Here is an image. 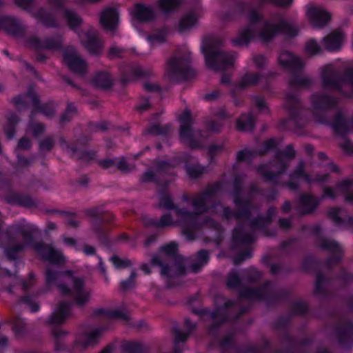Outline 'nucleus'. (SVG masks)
Wrapping results in <instances>:
<instances>
[{
  "label": "nucleus",
  "mask_w": 353,
  "mask_h": 353,
  "mask_svg": "<svg viewBox=\"0 0 353 353\" xmlns=\"http://www.w3.org/2000/svg\"><path fill=\"white\" fill-rule=\"evenodd\" d=\"M160 251L163 252L166 256L172 257L173 266L164 263L157 254L152 256V265L158 266L161 268V274L166 279V285L168 288L179 286L180 282L178 277L184 276L187 273L185 258L183 255L177 254L178 244L174 241L161 246Z\"/></svg>",
  "instance_id": "nucleus-1"
},
{
  "label": "nucleus",
  "mask_w": 353,
  "mask_h": 353,
  "mask_svg": "<svg viewBox=\"0 0 353 353\" xmlns=\"http://www.w3.org/2000/svg\"><path fill=\"white\" fill-rule=\"evenodd\" d=\"M72 274V270L63 272L48 267L45 271L46 285L47 288L57 286L63 296L72 297L74 303L79 307H83L90 301V293L85 290L84 280L80 277H75L72 288L61 281L62 276H71Z\"/></svg>",
  "instance_id": "nucleus-2"
},
{
  "label": "nucleus",
  "mask_w": 353,
  "mask_h": 353,
  "mask_svg": "<svg viewBox=\"0 0 353 353\" xmlns=\"http://www.w3.org/2000/svg\"><path fill=\"white\" fill-rule=\"evenodd\" d=\"M223 40L214 36L205 37L201 45V52L205 57L208 68L214 71H225L234 65L235 54L220 50Z\"/></svg>",
  "instance_id": "nucleus-3"
},
{
  "label": "nucleus",
  "mask_w": 353,
  "mask_h": 353,
  "mask_svg": "<svg viewBox=\"0 0 353 353\" xmlns=\"http://www.w3.org/2000/svg\"><path fill=\"white\" fill-rule=\"evenodd\" d=\"M285 108L288 117L279 121L278 128L282 130L302 132L307 123L302 101L298 96L288 93L285 96Z\"/></svg>",
  "instance_id": "nucleus-4"
},
{
  "label": "nucleus",
  "mask_w": 353,
  "mask_h": 353,
  "mask_svg": "<svg viewBox=\"0 0 353 353\" xmlns=\"http://www.w3.org/2000/svg\"><path fill=\"white\" fill-rule=\"evenodd\" d=\"M72 303L68 301H61L59 303L56 310L46 320V324L54 325L52 330V334L54 341V350L57 352L70 351L69 347L63 341L68 332L63 330L59 325H62L66 319L70 316L72 310Z\"/></svg>",
  "instance_id": "nucleus-5"
},
{
  "label": "nucleus",
  "mask_w": 353,
  "mask_h": 353,
  "mask_svg": "<svg viewBox=\"0 0 353 353\" xmlns=\"http://www.w3.org/2000/svg\"><path fill=\"white\" fill-rule=\"evenodd\" d=\"M85 214L92 219L90 224L99 241L105 246L110 245L109 233L110 229L106 225L114 221L112 213L103 211L101 206H94L84 210Z\"/></svg>",
  "instance_id": "nucleus-6"
},
{
  "label": "nucleus",
  "mask_w": 353,
  "mask_h": 353,
  "mask_svg": "<svg viewBox=\"0 0 353 353\" xmlns=\"http://www.w3.org/2000/svg\"><path fill=\"white\" fill-rule=\"evenodd\" d=\"M195 211H189L185 208L177 210L176 216L181 222L182 234L187 239L192 241L196 239V232L210 223H215L214 219L205 217L203 221L200 220V216L205 212H201L200 209H194Z\"/></svg>",
  "instance_id": "nucleus-7"
},
{
  "label": "nucleus",
  "mask_w": 353,
  "mask_h": 353,
  "mask_svg": "<svg viewBox=\"0 0 353 353\" xmlns=\"http://www.w3.org/2000/svg\"><path fill=\"white\" fill-rule=\"evenodd\" d=\"M244 181V176L242 174H236L234 176L232 181V192L233 203L236 207L234 216L236 220L250 219L252 217V210L253 204L250 197L243 198V194L244 189L243 187Z\"/></svg>",
  "instance_id": "nucleus-8"
},
{
  "label": "nucleus",
  "mask_w": 353,
  "mask_h": 353,
  "mask_svg": "<svg viewBox=\"0 0 353 353\" xmlns=\"http://www.w3.org/2000/svg\"><path fill=\"white\" fill-rule=\"evenodd\" d=\"M191 56L189 54L172 56L167 61L168 75L172 81H183L192 79L194 72L190 68Z\"/></svg>",
  "instance_id": "nucleus-9"
},
{
  "label": "nucleus",
  "mask_w": 353,
  "mask_h": 353,
  "mask_svg": "<svg viewBox=\"0 0 353 353\" xmlns=\"http://www.w3.org/2000/svg\"><path fill=\"white\" fill-rule=\"evenodd\" d=\"M322 86L325 90H333L342 92L345 84L353 89V67L347 68L341 74L333 68L327 66L321 73Z\"/></svg>",
  "instance_id": "nucleus-10"
},
{
  "label": "nucleus",
  "mask_w": 353,
  "mask_h": 353,
  "mask_svg": "<svg viewBox=\"0 0 353 353\" xmlns=\"http://www.w3.org/2000/svg\"><path fill=\"white\" fill-rule=\"evenodd\" d=\"M314 119L316 123L332 127L337 136L345 137L350 132V119H347L341 110L337 111L332 120L325 112H315Z\"/></svg>",
  "instance_id": "nucleus-11"
},
{
  "label": "nucleus",
  "mask_w": 353,
  "mask_h": 353,
  "mask_svg": "<svg viewBox=\"0 0 353 353\" xmlns=\"http://www.w3.org/2000/svg\"><path fill=\"white\" fill-rule=\"evenodd\" d=\"M36 0H14L15 5L30 13L34 19L46 28H57L59 26L56 17L48 12L45 8L41 7L37 11H33Z\"/></svg>",
  "instance_id": "nucleus-12"
},
{
  "label": "nucleus",
  "mask_w": 353,
  "mask_h": 353,
  "mask_svg": "<svg viewBox=\"0 0 353 353\" xmlns=\"http://www.w3.org/2000/svg\"><path fill=\"white\" fill-rule=\"evenodd\" d=\"M236 305L234 300L228 299L223 305L215 307L210 310L212 323L208 326V331L212 336H216L221 327L230 321L229 310Z\"/></svg>",
  "instance_id": "nucleus-13"
},
{
  "label": "nucleus",
  "mask_w": 353,
  "mask_h": 353,
  "mask_svg": "<svg viewBox=\"0 0 353 353\" xmlns=\"http://www.w3.org/2000/svg\"><path fill=\"white\" fill-rule=\"evenodd\" d=\"M223 190V183L216 181L203 190L192 201L194 209H200L201 212H208L214 205H209L217 194Z\"/></svg>",
  "instance_id": "nucleus-14"
},
{
  "label": "nucleus",
  "mask_w": 353,
  "mask_h": 353,
  "mask_svg": "<svg viewBox=\"0 0 353 353\" xmlns=\"http://www.w3.org/2000/svg\"><path fill=\"white\" fill-rule=\"evenodd\" d=\"M68 0H48V4L56 12H62L68 27L76 31L83 24L82 18L74 10L66 8Z\"/></svg>",
  "instance_id": "nucleus-15"
},
{
  "label": "nucleus",
  "mask_w": 353,
  "mask_h": 353,
  "mask_svg": "<svg viewBox=\"0 0 353 353\" xmlns=\"http://www.w3.org/2000/svg\"><path fill=\"white\" fill-rule=\"evenodd\" d=\"M273 166L277 169L276 172H273L268 169L266 164H261L258 166L256 171L260 174L267 183H272L274 185H279V176L284 174L288 168V163H285L282 158L274 159Z\"/></svg>",
  "instance_id": "nucleus-16"
},
{
  "label": "nucleus",
  "mask_w": 353,
  "mask_h": 353,
  "mask_svg": "<svg viewBox=\"0 0 353 353\" xmlns=\"http://www.w3.org/2000/svg\"><path fill=\"white\" fill-rule=\"evenodd\" d=\"M63 61L69 70L74 74L85 75L88 70V63L75 50H67L63 53Z\"/></svg>",
  "instance_id": "nucleus-17"
},
{
  "label": "nucleus",
  "mask_w": 353,
  "mask_h": 353,
  "mask_svg": "<svg viewBox=\"0 0 353 353\" xmlns=\"http://www.w3.org/2000/svg\"><path fill=\"white\" fill-rule=\"evenodd\" d=\"M119 70L120 81L123 85L151 75L150 71L144 70L141 66L132 63L121 64L119 67Z\"/></svg>",
  "instance_id": "nucleus-18"
},
{
  "label": "nucleus",
  "mask_w": 353,
  "mask_h": 353,
  "mask_svg": "<svg viewBox=\"0 0 353 353\" xmlns=\"http://www.w3.org/2000/svg\"><path fill=\"white\" fill-rule=\"evenodd\" d=\"M272 288V283L270 281L268 280L258 288L243 287L239 292V296L240 299L265 301L270 294Z\"/></svg>",
  "instance_id": "nucleus-19"
},
{
  "label": "nucleus",
  "mask_w": 353,
  "mask_h": 353,
  "mask_svg": "<svg viewBox=\"0 0 353 353\" xmlns=\"http://www.w3.org/2000/svg\"><path fill=\"white\" fill-rule=\"evenodd\" d=\"M26 43L35 51L41 50L59 51L62 49L63 40L59 35L56 38L46 37L43 40L38 37H32L27 39Z\"/></svg>",
  "instance_id": "nucleus-20"
},
{
  "label": "nucleus",
  "mask_w": 353,
  "mask_h": 353,
  "mask_svg": "<svg viewBox=\"0 0 353 353\" xmlns=\"http://www.w3.org/2000/svg\"><path fill=\"white\" fill-rule=\"evenodd\" d=\"M229 8L221 14L220 18L223 22L234 21L241 19L248 8L246 2L240 0H225Z\"/></svg>",
  "instance_id": "nucleus-21"
},
{
  "label": "nucleus",
  "mask_w": 353,
  "mask_h": 353,
  "mask_svg": "<svg viewBox=\"0 0 353 353\" xmlns=\"http://www.w3.org/2000/svg\"><path fill=\"white\" fill-rule=\"evenodd\" d=\"M21 234L23 241L22 243L25 244V248L26 246H31L36 250L37 244L40 242L35 241L34 236L32 232L27 229H25L22 225H10L5 230V236L10 242H15V236Z\"/></svg>",
  "instance_id": "nucleus-22"
},
{
  "label": "nucleus",
  "mask_w": 353,
  "mask_h": 353,
  "mask_svg": "<svg viewBox=\"0 0 353 353\" xmlns=\"http://www.w3.org/2000/svg\"><path fill=\"white\" fill-rule=\"evenodd\" d=\"M36 252L44 261H47L51 264L61 265L65 262V257L60 251L43 242L37 244Z\"/></svg>",
  "instance_id": "nucleus-23"
},
{
  "label": "nucleus",
  "mask_w": 353,
  "mask_h": 353,
  "mask_svg": "<svg viewBox=\"0 0 353 353\" xmlns=\"http://www.w3.org/2000/svg\"><path fill=\"white\" fill-rule=\"evenodd\" d=\"M334 334L342 347L350 349L353 347V321H346L343 325L337 324Z\"/></svg>",
  "instance_id": "nucleus-24"
},
{
  "label": "nucleus",
  "mask_w": 353,
  "mask_h": 353,
  "mask_svg": "<svg viewBox=\"0 0 353 353\" xmlns=\"http://www.w3.org/2000/svg\"><path fill=\"white\" fill-rule=\"evenodd\" d=\"M311 105L315 112H325L337 105L333 96L326 94L314 93L311 96Z\"/></svg>",
  "instance_id": "nucleus-25"
},
{
  "label": "nucleus",
  "mask_w": 353,
  "mask_h": 353,
  "mask_svg": "<svg viewBox=\"0 0 353 353\" xmlns=\"http://www.w3.org/2000/svg\"><path fill=\"white\" fill-rule=\"evenodd\" d=\"M60 145L70 153L71 158L78 161L90 162L97 157L96 151L81 150L75 144L68 142L63 137L60 139Z\"/></svg>",
  "instance_id": "nucleus-26"
},
{
  "label": "nucleus",
  "mask_w": 353,
  "mask_h": 353,
  "mask_svg": "<svg viewBox=\"0 0 353 353\" xmlns=\"http://www.w3.org/2000/svg\"><path fill=\"white\" fill-rule=\"evenodd\" d=\"M306 14L310 24L315 28L325 26L331 19L330 13L318 6L307 8Z\"/></svg>",
  "instance_id": "nucleus-27"
},
{
  "label": "nucleus",
  "mask_w": 353,
  "mask_h": 353,
  "mask_svg": "<svg viewBox=\"0 0 353 353\" xmlns=\"http://www.w3.org/2000/svg\"><path fill=\"white\" fill-rule=\"evenodd\" d=\"M278 61L279 65L283 69L290 72L291 74L296 72H301L304 67L302 60L288 51L281 52Z\"/></svg>",
  "instance_id": "nucleus-28"
},
{
  "label": "nucleus",
  "mask_w": 353,
  "mask_h": 353,
  "mask_svg": "<svg viewBox=\"0 0 353 353\" xmlns=\"http://www.w3.org/2000/svg\"><path fill=\"white\" fill-rule=\"evenodd\" d=\"M0 30L16 37H22L25 34V30L18 19L12 16L0 17Z\"/></svg>",
  "instance_id": "nucleus-29"
},
{
  "label": "nucleus",
  "mask_w": 353,
  "mask_h": 353,
  "mask_svg": "<svg viewBox=\"0 0 353 353\" xmlns=\"http://www.w3.org/2000/svg\"><path fill=\"white\" fill-rule=\"evenodd\" d=\"M299 203L301 215L311 214L318 208L321 199L313 194L303 192L299 195Z\"/></svg>",
  "instance_id": "nucleus-30"
},
{
  "label": "nucleus",
  "mask_w": 353,
  "mask_h": 353,
  "mask_svg": "<svg viewBox=\"0 0 353 353\" xmlns=\"http://www.w3.org/2000/svg\"><path fill=\"white\" fill-rule=\"evenodd\" d=\"M169 181H163L162 187L158 190L159 208L169 210H174L176 214L177 210L181 209L177 205L174 204L172 196L168 193Z\"/></svg>",
  "instance_id": "nucleus-31"
},
{
  "label": "nucleus",
  "mask_w": 353,
  "mask_h": 353,
  "mask_svg": "<svg viewBox=\"0 0 353 353\" xmlns=\"http://www.w3.org/2000/svg\"><path fill=\"white\" fill-rule=\"evenodd\" d=\"M104 328L97 327L88 334L77 338L74 342V347L85 350L89 346L96 345L103 332Z\"/></svg>",
  "instance_id": "nucleus-32"
},
{
  "label": "nucleus",
  "mask_w": 353,
  "mask_h": 353,
  "mask_svg": "<svg viewBox=\"0 0 353 353\" xmlns=\"http://www.w3.org/2000/svg\"><path fill=\"white\" fill-rule=\"evenodd\" d=\"M24 97H28L31 99L32 108L41 101L39 94L35 92L32 87H30L24 95L18 94L11 99L12 103L15 106L18 111L26 109L29 106L28 103L24 99Z\"/></svg>",
  "instance_id": "nucleus-33"
},
{
  "label": "nucleus",
  "mask_w": 353,
  "mask_h": 353,
  "mask_svg": "<svg viewBox=\"0 0 353 353\" xmlns=\"http://www.w3.org/2000/svg\"><path fill=\"white\" fill-rule=\"evenodd\" d=\"M7 202L27 208H37L38 203L31 196L17 192H11L6 196Z\"/></svg>",
  "instance_id": "nucleus-34"
},
{
  "label": "nucleus",
  "mask_w": 353,
  "mask_h": 353,
  "mask_svg": "<svg viewBox=\"0 0 353 353\" xmlns=\"http://www.w3.org/2000/svg\"><path fill=\"white\" fill-rule=\"evenodd\" d=\"M132 14L135 19L141 23L152 22L156 18L154 10L150 6L142 3L134 4Z\"/></svg>",
  "instance_id": "nucleus-35"
},
{
  "label": "nucleus",
  "mask_w": 353,
  "mask_h": 353,
  "mask_svg": "<svg viewBox=\"0 0 353 353\" xmlns=\"http://www.w3.org/2000/svg\"><path fill=\"white\" fill-rule=\"evenodd\" d=\"M119 22V12L112 7L104 9L100 16V23L106 30H115Z\"/></svg>",
  "instance_id": "nucleus-36"
},
{
  "label": "nucleus",
  "mask_w": 353,
  "mask_h": 353,
  "mask_svg": "<svg viewBox=\"0 0 353 353\" xmlns=\"http://www.w3.org/2000/svg\"><path fill=\"white\" fill-rule=\"evenodd\" d=\"M232 240L236 245H248L254 243L255 237L245 231L243 224L238 223L232 230Z\"/></svg>",
  "instance_id": "nucleus-37"
},
{
  "label": "nucleus",
  "mask_w": 353,
  "mask_h": 353,
  "mask_svg": "<svg viewBox=\"0 0 353 353\" xmlns=\"http://www.w3.org/2000/svg\"><path fill=\"white\" fill-rule=\"evenodd\" d=\"M83 45L90 54L94 56L101 54L103 48V42L97 32H88L85 35Z\"/></svg>",
  "instance_id": "nucleus-38"
},
{
  "label": "nucleus",
  "mask_w": 353,
  "mask_h": 353,
  "mask_svg": "<svg viewBox=\"0 0 353 353\" xmlns=\"http://www.w3.org/2000/svg\"><path fill=\"white\" fill-rule=\"evenodd\" d=\"M301 72H296L291 74L288 80V86L292 90H308L313 85V80L303 76Z\"/></svg>",
  "instance_id": "nucleus-39"
},
{
  "label": "nucleus",
  "mask_w": 353,
  "mask_h": 353,
  "mask_svg": "<svg viewBox=\"0 0 353 353\" xmlns=\"http://www.w3.org/2000/svg\"><path fill=\"white\" fill-rule=\"evenodd\" d=\"M57 104L53 100H49L46 103L41 101L35 105L30 114V120H33L37 114H42L48 119H52L56 113Z\"/></svg>",
  "instance_id": "nucleus-40"
},
{
  "label": "nucleus",
  "mask_w": 353,
  "mask_h": 353,
  "mask_svg": "<svg viewBox=\"0 0 353 353\" xmlns=\"http://www.w3.org/2000/svg\"><path fill=\"white\" fill-rule=\"evenodd\" d=\"M343 40V34L340 30H334L323 39V46L330 52L340 50Z\"/></svg>",
  "instance_id": "nucleus-41"
},
{
  "label": "nucleus",
  "mask_w": 353,
  "mask_h": 353,
  "mask_svg": "<svg viewBox=\"0 0 353 353\" xmlns=\"http://www.w3.org/2000/svg\"><path fill=\"white\" fill-rule=\"evenodd\" d=\"M256 37V32L252 26L243 28L239 32L238 37L231 40L233 46H248Z\"/></svg>",
  "instance_id": "nucleus-42"
},
{
  "label": "nucleus",
  "mask_w": 353,
  "mask_h": 353,
  "mask_svg": "<svg viewBox=\"0 0 353 353\" xmlns=\"http://www.w3.org/2000/svg\"><path fill=\"white\" fill-rule=\"evenodd\" d=\"M189 156H186L183 158V161L185 163L184 168L187 175L191 179H198L201 178L205 173L208 166L202 165L199 162L191 163L189 161Z\"/></svg>",
  "instance_id": "nucleus-43"
},
{
  "label": "nucleus",
  "mask_w": 353,
  "mask_h": 353,
  "mask_svg": "<svg viewBox=\"0 0 353 353\" xmlns=\"http://www.w3.org/2000/svg\"><path fill=\"white\" fill-rule=\"evenodd\" d=\"M218 346L222 353H227L230 351L234 353L240 350V345H238L236 342L235 333L234 332L227 333L223 336L219 341Z\"/></svg>",
  "instance_id": "nucleus-44"
},
{
  "label": "nucleus",
  "mask_w": 353,
  "mask_h": 353,
  "mask_svg": "<svg viewBox=\"0 0 353 353\" xmlns=\"http://www.w3.org/2000/svg\"><path fill=\"white\" fill-rule=\"evenodd\" d=\"M263 24L262 29L258 33L259 37L262 41L270 43L279 34L278 23L265 20Z\"/></svg>",
  "instance_id": "nucleus-45"
},
{
  "label": "nucleus",
  "mask_w": 353,
  "mask_h": 353,
  "mask_svg": "<svg viewBox=\"0 0 353 353\" xmlns=\"http://www.w3.org/2000/svg\"><path fill=\"white\" fill-rule=\"evenodd\" d=\"M245 221L250 220V226L252 230H257L262 232L263 234L265 236L271 237L276 235V232L274 230H268L269 224L265 221L263 215H259L250 219H245Z\"/></svg>",
  "instance_id": "nucleus-46"
},
{
  "label": "nucleus",
  "mask_w": 353,
  "mask_h": 353,
  "mask_svg": "<svg viewBox=\"0 0 353 353\" xmlns=\"http://www.w3.org/2000/svg\"><path fill=\"white\" fill-rule=\"evenodd\" d=\"M340 209L336 207H332L327 211V216L337 227H352L353 226V217L347 216L342 218L340 216Z\"/></svg>",
  "instance_id": "nucleus-47"
},
{
  "label": "nucleus",
  "mask_w": 353,
  "mask_h": 353,
  "mask_svg": "<svg viewBox=\"0 0 353 353\" xmlns=\"http://www.w3.org/2000/svg\"><path fill=\"white\" fill-rule=\"evenodd\" d=\"M8 244L4 247L3 254L6 258L10 261H17L20 259L21 254L25 250V244L22 243H14Z\"/></svg>",
  "instance_id": "nucleus-48"
},
{
  "label": "nucleus",
  "mask_w": 353,
  "mask_h": 353,
  "mask_svg": "<svg viewBox=\"0 0 353 353\" xmlns=\"http://www.w3.org/2000/svg\"><path fill=\"white\" fill-rule=\"evenodd\" d=\"M236 129L241 132H252L255 128V119L252 112L241 114L236 121Z\"/></svg>",
  "instance_id": "nucleus-49"
},
{
  "label": "nucleus",
  "mask_w": 353,
  "mask_h": 353,
  "mask_svg": "<svg viewBox=\"0 0 353 353\" xmlns=\"http://www.w3.org/2000/svg\"><path fill=\"white\" fill-rule=\"evenodd\" d=\"M179 157H174L170 160L156 159L153 161V168L158 173L169 174L179 163Z\"/></svg>",
  "instance_id": "nucleus-50"
},
{
  "label": "nucleus",
  "mask_w": 353,
  "mask_h": 353,
  "mask_svg": "<svg viewBox=\"0 0 353 353\" xmlns=\"http://www.w3.org/2000/svg\"><path fill=\"white\" fill-rule=\"evenodd\" d=\"M209 260V252L207 250H200L197 252L194 262L190 265V270L194 273L199 272L208 263Z\"/></svg>",
  "instance_id": "nucleus-51"
},
{
  "label": "nucleus",
  "mask_w": 353,
  "mask_h": 353,
  "mask_svg": "<svg viewBox=\"0 0 353 353\" xmlns=\"http://www.w3.org/2000/svg\"><path fill=\"white\" fill-rule=\"evenodd\" d=\"M336 188L344 194V201L345 203L353 205V179H345L336 185Z\"/></svg>",
  "instance_id": "nucleus-52"
},
{
  "label": "nucleus",
  "mask_w": 353,
  "mask_h": 353,
  "mask_svg": "<svg viewBox=\"0 0 353 353\" xmlns=\"http://www.w3.org/2000/svg\"><path fill=\"white\" fill-rule=\"evenodd\" d=\"M329 281V279L321 270L316 272L314 294L317 296H327L329 292L325 288V285Z\"/></svg>",
  "instance_id": "nucleus-53"
},
{
  "label": "nucleus",
  "mask_w": 353,
  "mask_h": 353,
  "mask_svg": "<svg viewBox=\"0 0 353 353\" xmlns=\"http://www.w3.org/2000/svg\"><path fill=\"white\" fill-rule=\"evenodd\" d=\"M323 266L322 261L313 255H308L304 258L301 263V269L305 272H318Z\"/></svg>",
  "instance_id": "nucleus-54"
},
{
  "label": "nucleus",
  "mask_w": 353,
  "mask_h": 353,
  "mask_svg": "<svg viewBox=\"0 0 353 353\" xmlns=\"http://www.w3.org/2000/svg\"><path fill=\"white\" fill-rule=\"evenodd\" d=\"M144 224L146 227L164 228L173 225V218L170 213H166L161 216L159 221L153 218H146L144 219Z\"/></svg>",
  "instance_id": "nucleus-55"
},
{
  "label": "nucleus",
  "mask_w": 353,
  "mask_h": 353,
  "mask_svg": "<svg viewBox=\"0 0 353 353\" xmlns=\"http://www.w3.org/2000/svg\"><path fill=\"white\" fill-rule=\"evenodd\" d=\"M94 85L97 87L108 90L113 86V79L110 74L105 71L98 72L92 79Z\"/></svg>",
  "instance_id": "nucleus-56"
},
{
  "label": "nucleus",
  "mask_w": 353,
  "mask_h": 353,
  "mask_svg": "<svg viewBox=\"0 0 353 353\" xmlns=\"http://www.w3.org/2000/svg\"><path fill=\"white\" fill-rule=\"evenodd\" d=\"M279 34H283L289 38H294L299 34V28L285 19H281L278 23Z\"/></svg>",
  "instance_id": "nucleus-57"
},
{
  "label": "nucleus",
  "mask_w": 353,
  "mask_h": 353,
  "mask_svg": "<svg viewBox=\"0 0 353 353\" xmlns=\"http://www.w3.org/2000/svg\"><path fill=\"white\" fill-rule=\"evenodd\" d=\"M122 353H146L147 346L135 341H127L121 344Z\"/></svg>",
  "instance_id": "nucleus-58"
},
{
  "label": "nucleus",
  "mask_w": 353,
  "mask_h": 353,
  "mask_svg": "<svg viewBox=\"0 0 353 353\" xmlns=\"http://www.w3.org/2000/svg\"><path fill=\"white\" fill-rule=\"evenodd\" d=\"M291 296L290 292L287 290H279L274 293H270L265 302L269 306L276 305L281 301H288Z\"/></svg>",
  "instance_id": "nucleus-59"
},
{
  "label": "nucleus",
  "mask_w": 353,
  "mask_h": 353,
  "mask_svg": "<svg viewBox=\"0 0 353 353\" xmlns=\"http://www.w3.org/2000/svg\"><path fill=\"white\" fill-rule=\"evenodd\" d=\"M289 179L296 181L303 179L309 184L312 182L311 175L305 170V163L303 161H299L295 169L289 174Z\"/></svg>",
  "instance_id": "nucleus-60"
},
{
  "label": "nucleus",
  "mask_w": 353,
  "mask_h": 353,
  "mask_svg": "<svg viewBox=\"0 0 353 353\" xmlns=\"http://www.w3.org/2000/svg\"><path fill=\"white\" fill-rule=\"evenodd\" d=\"M157 3L162 13L170 14L181 7L183 0H157Z\"/></svg>",
  "instance_id": "nucleus-61"
},
{
  "label": "nucleus",
  "mask_w": 353,
  "mask_h": 353,
  "mask_svg": "<svg viewBox=\"0 0 353 353\" xmlns=\"http://www.w3.org/2000/svg\"><path fill=\"white\" fill-rule=\"evenodd\" d=\"M262 75L259 73L247 72L241 79L236 88L243 90L249 86L256 85L261 79Z\"/></svg>",
  "instance_id": "nucleus-62"
},
{
  "label": "nucleus",
  "mask_w": 353,
  "mask_h": 353,
  "mask_svg": "<svg viewBox=\"0 0 353 353\" xmlns=\"http://www.w3.org/2000/svg\"><path fill=\"white\" fill-rule=\"evenodd\" d=\"M20 119L15 113L10 114L7 119V122L3 127V131L8 139H12L16 134V127Z\"/></svg>",
  "instance_id": "nucleus-63"
},
{
  "label": "nucleus",
  "mask_w": 353,
  "mask_h": 353,
  "mask_svg": "<svg viewBox=\"0 0 353 353\" xmlns=\"http://www.w3.org/2000/svg\"><path fill=\"white\" fill-rule=\"evenodd\" d=\"M197 23L196 14L191 11L183 16L179 20V30L180 32L185 31L192 28Z\"/></svg>",
  "instance_id": "nucleus-64"
}]
</instances>
